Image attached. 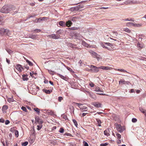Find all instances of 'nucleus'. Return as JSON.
I'll list each match as a JSON object with an SVG mask.
<instances>
[{"mask_svg":"<svg viewBox=\"0 0 146 146\" xmlns=\"http://www.w3.org/2000/svg\"><path fill=\"white\" fill-rule=\"evenodd\" d=\"M89 52L92 56L94 58H96L98 60H99L100 59H101L100 56L95 52L92 50H90L89 51Z\"/></svg>","mask_w":146,"mask_h":146,"instance_id":"f03ea898","label":"nucleus"},{"mask_svg":"<svg viewBox=\"0 0 146 146\" xmlns=\"http://www.w3.org/2000/svg\"><path fill=\"white\" fill-rule=\"evenodd\" d=\"M9 9L7 5H4L1 8V12L2 13H7L9 12Z\"/></svg>","mask_w":146,"mask_h":146,"instance_id":"0eeeda50","label":"nucleus"},{"mask_svg":"<svg viewBox=\"0 0 146 146\" xmlns=\"http://www.w3.org/2000/svg\"><path fill=\"white\" fill-rule=\"evenodd\" d=\"M35 122L39 124H42L43 121L42 119H40L38 117H37L35 118Z\"/></svg>","mask_w":146,"mask_h":146,"instance_id":"1a4fd4ad","label":"nucleus"},{"mask_svg":"<svg viewBox=\"0 0 146 146\" xmlns=\"http://www.w3.org/2000/svg\"><path fill=\"white\" fill-rule=\"evenodd\" d=\"M108 145V143H106L104 144H101V146H107Z\"/></svg>","mask_w":146,"mask_h":146,"instance_id":"864d4df0","label":"nucleus"},{"mask_svg":"<svg viewBox=\"0 0 146 146\" xmlns=\"http://www.w3.org/2000/svg\"><path fill=\"white\" fill-rule=\"evenodd\" d=\"M29 37L32 39H35L36 38V36L35 35H31L29 36Z\"/></svg>","mask_w":146,"mask_h":146,"instance_id":"c03bdc74","label":"nucleus"},{"mask_svg":"<svg viewBox=\"0 0 146 146\" xmlns=\"http://www.w3.org/2000/svg\"><path fill=\"white\" fill-rule=\"evenodd\" d=\"M63 99V98L61 96H60L58 97V101L60 102H61V100Z\"/></svg>","mask_w":146,"mask_h":146,"instance_id":"3c124183","label":"nucleus"},{"mask_svg":"<svg viewBox=\"0 0 146 146\" xmlns=\"http://www.w3.org/2000/svg\"><path fill=\"white\" fill-rule=\"evenodd\" d=\"M56 74L58 76L60 77L61 78L67 81L68 79V78L65 76H64L58 73L57 74Z\"/></svg>","mask_w":146,"mask_h":146,"instance_id":"ddd939ff","label":"nucleus"},{"mask_svg":"<svg viewBox=\"0 0 146 146\" xmlns=\"http://www.w3.org/2000/svg\"><path fill=\"white\" fill-rule=\"evenodd\" d=\"M34 110L36 111L38 114L40 113V110L37 108H35Z\"/></svg>","mask_w":146,"mask_h":146,"instance_id":"c9c22d12","label":"nucleus"},{"mask_svg":"<svg viewBox=\"0 0 146 146\" xmlns=\"http://www.w3.org/2000/svg\"><path fill=\"white\" fill-rule=\"evenodd\" d=\"M27 76L26 75H23V79L24 80H28V78L27 77Z\"/></svg>","mask_w":146,"mask_h":146,"instance_id":"bb28decb","label":"nucleus"},{"mask_svg":"<svg viewBox=\"0 0 146 146\" xmlns=\"http://www.w3.org/2000/svg\"><path fill=\"white\" fill-rule=\"evenodd\" d=\"M119 84H125L126 81L124 80H121L119 81Z\"/></svg>","mask_w":146,"mask_h":146,"instance_id":"72a5a7b5","label":"nucleus"},{"mask_svg":"<svg viewBox=\"0 0 146 146\" xmlns=\"http://www.w3.org/2000/svg\"><path fill=\"white\" fill-rule=\"evenodd\" d=\"M47 18L46 17H40L39 18L36 19V20H37V21L36 22L38 23V22H40V21L44 20L45 19H46V20H47Z\"/></svg>","mask_w":146,"mask_h":146,"instance_id":"2eb2a0df","label":"nucleus"},{"mask_svg":"<svg viewBox=\"0 0 146 146\" xmlns=\"http://www.w3.org/2000/svg\"><path fill=\"white\" fill-rule=\"evenodd\" d=\"M83 5H78L76 6L71 8L70 9V10L71 11H77L80 9L83 8Z\"/></svg>","mask_w":146,"mask_h":146,"instance_id":"423d86ee","label":"nucleus"},{"mask_svg":"<svg viewBox=\"0 0 146 146\" xmlns=\"http://www.w3.org/2000/svg\"><path fill=\"white\" fill-rule=\"evenodd\" d=\"M89 85L91 87H92L94 86V85L92 83H91L89 84Z\"/></svg>","mask_w":146,"mask_h":146,"instance_id":"e2e57ef3","label":"nucleus"},{"mask_svg":"<svg viewBox=\"0 0 146 146\" xmlns=\"http://www.w3.org/2000/svg\"><path fill=\"white\" fill-rule=\"evenodd\" d=\"M115 70L121 72H127L128 73V72L127 71L123 69H115Z\"/></svg>","mask_w":146,"mask_h":146,"instance_id":"4be33fe9","label":"nucleus"},{"mask_svg":"<svg viewBox=\"0 0 146 146\" xmlns=\"http://www.w3.org/2000/svg\"><path fill=\"white\" fill-rule=\"evenodd\" d=\"M39 125H37V130L38 131L40 130L42 128V124H39Z\"/></svg>","mask_w":146,"mask_h":146,"instance_id":"473e14b6","label":"nucleus"},{"mask_svg":"<svg viewBox=\"0 0 146 146\" xmlns=\"http://www.w3.org/2000/svg\"><path fill=\"white\" fill-rule=\"evenodd\" d=\"M36 16V15L35 14H32V15H29V17H28L29 18L31 17H34Z\"/></svg>","mask_w":146,"mask_h":146,"instance_id":"a18cd8bd","label":"nucleus"},{"mask_svg":"<svg viewBox=\"0 0 146 146\" xmlns=\"http://www.w3.org/2000/svg\"><path fill=\"white\" fill-rule=\"evenodd\" d=\"M104 44H105L110 46H113V44L109 42H105Z\"/></svg>","mask_w":146,"mask_h":146,"instance_id":"79ce46f5","label":"nucleus"},{"mask_svg":"<svg viewBox=\"0 0 146 146\" xmlns=\"http://www.w3.org/2000/svg\"><path fill=\"white\" fill-rule=\"evenodd\" d=\"M7 101L9 102L10 103L13 102L14 101V100L13 97H11V98H8L7 99Z\"/></svg>","mask_w":146,"mask_h":146,"instance_id":"c85d7f7f","label":"nucleus"},{"mask_svg":"<svg viewBox=\"0 0 146 146\" xmlns=\"http://www.w3.org/2000/svg\"><path fill=\"white\" fill-rule=\"evenodd\" d=\"M0 34L6 35L8 36L10 35L9 31L7 29H5L4 28H1L0 29Z\"/></svg>","mask_w":146,"mask_h":146,"instance_id":"7ed1b4c3","label":"nucleus"},{"mask_svg":"<svg viewBox=\"0 0 146 146\" xmlns=\"http://www.w3.org/2000/svg\"><path fill=\"white\" fill-rule=\"evenodd\" d=\"M43 91L44 92H45V93L47 94H49L52 91V90H47L46 89H44L43 90Z\"/></svg>","mask_w":146,"mask_h":146,"instance_id":"5701e85b","label":"nucleus"},{"mask_svg":"<svg viewBox=\"0 0 146 146\" xmlns=\"http://www.w3.org/2000/svg\"><path fill=\"white\" fill-rule=\"evenodd\" d=\"M137 121V120L135 118H133L132 119V121L133 123H135Z\"/></svg>","mask_w":146,"mask_h":146,"instance_id":"49530a36","label":"nucleus"},{"mask_svg":"<svg viewBox=\"0 0 146 146\" xmlns=\"http://www.w3.org/2000/svg\"><path fill=\"white\" fill-rule=\"evenodd\" d=\"M70 29L71 30H75L77 29V28L74 27H72L70 28Z\"/></svg>","mask_w":146,"mask_h":146,"instance_id":"6e6d98bb","label":"nucleus"},{"mask_svg":"<svg viewBox=\"0 0 146 146\" xmlns=\"http://www.w3.org/2000/svg\"><path fill=\"white\" fill-rule=\"evenodd\" d=\"M10 123V121L8 120H6L5 121V124L6 125H7L9 124Z\"/></svg>","mask_w":146,"mask_h":146,"instance_id":"052dcab7","label":"nucleus"},{"mask_svg":"<svg viewBox=\"0 0 146 146\" xmlns=\"http://www.w3.org/2000/svg\"><path fill=\"white\" fill-rule=\"evenodd\" d=\"M66 68L68 70H69L71 72L72 71V69L71 68L68 66H67L66 67Z\"/></svg>","mask_w":146,"mask_h":146,"instance_id":"4d7b16f0","label":"nucleus"},{"mask_svg":"<svg viewBox=\"0 0 146 146\" xmlns=\"http://www.w3.org/2000/svg\"><path fill=\"white\" fill-rule=\"evenodd\" d=\"M8 109V106H7L5 105H4L2 108V110L3 112H6V110Z\"/></svg>","mask_w":146,"mask_h":146,"instance_id":"a211bd4d","label":"nucleus"},{"mask_svg":"<svg viewBox=\"0 0 146 146\" xmlns=\"http://www.w3.org/2000/svg\"><path fill=\"white\" fill-rule=\"evenodd\" d=\"M90 67L92 68L91 70L95 73H97L99 72V69L106 70H110L113 69L110 66H101L98 67L92 65H91Z\"/></svg>","mask_w":146,"mask_h":146,"instance_id":"f257e3e1","label":"nucleus"},{"mask_svg":"<svg viewBox=\"0 0 146 146\" xmlns=\"http://www.w3.org/2000/svg\"><path fill=\"white\" fill-rule=\"evenodd\" d=\"M129 21H134V20L133 19H129Z\"/></svg>","mask_w":146,"mask_h":146,"instance_id":"338daca9","label":"nucleus"},{"mask_svg":"<svg viewBox=\"0 0 146 146\" xmlns=\"http://www.w3.org/2000/svg\"><path fill=\"white\" fill-rule=\"evenodd\" d=\"M84 146H89L88 144L86 141H84Z\"/></svg>","mask_w":146,"mask_h":146,"instance_id":"603ef678","label":"nucleus"},{"mask_svg":"<svg viewBox=\"0 0 146 146\" xmlns=\"http://www.w3.org/2000/svg\"><path fill=\"white\" fill-rule=\"evenodd\" d=\"M96 121L98 122V126H101V123H102L101 120L99 119H96Z\"/></svg>","mask_w":146,"mask_h":146,"instance_id":"a878e982","label":"nucleus"},{"mask_svg":"<svg viewBox=\"0 0 146 146\" xmlns=\"http://www.w3.org/2000/svg\"><path fill=\"white\" fill-rule=\"evenodd\" d=\"M134 92V89H131V91H130V93H132Z\"/></svg>","mask_w":146,"mask_h":146,"instance_id":"774afa93","label":"nucleus"},{"mask_svg":"<svg viewBox=\"0 0 146 146\" xmlns=\"http://www.w3.org/2000/svg\"><path fill=\"white\" fill-rule=\"evenodd\" d=\"M143 44L142 43H140L139 42H138L137 45V46L139 50H141L143 47Z\"/></svg>","mask_w":146,"mask_h":146,"instance_id":"4468645a","label":"nucleus"},{"mask_svg":"<svg viewBox=\"0 0 146 146\" xmlns=\"http://www.w3.org/2000/svg\"><path fill=\"white\" fill-rule=\"evenodd\" d=\"M87 113H83L82 114V115H81V114H80V115L82 117H83L85 116L87 114Z\"/></svg>","mask_w":146,"mask_h":146,"instance_id":"bf43d9fd","label":"nucleus"},{"mask_svg":"<svg viewBox=\"0 0 146 146\" xmlns=\"http://www.w3.org/2000/svg\"><path fill=\"white\" fill-rule=\"evenodd\" d=\"M116 137L118 139H121V135L119 133H116Z\"/></svg>","mask_w":146,"mask_h":146,"instance_id":"b1692460","label":"nucleus"},{"mask_svg":"<svg viewBox=\"0 0 146 146\" xmlns=\"http://www.w3.org/2000/svg\"><path fill=\"white\" fill-rule=\"evenodd\" d=\"M47 113L48 114L50 115H53L54 114V112L52 110H48Z\"/></svg>","mask_w":146,"mask_h":146,"instance_id":"393cba45","label":"nucleus"},{"mask_svg":"<svg viewBox=\"0 0 146 146\" xmlns=\"http://www.w3.org/2000/svg\"><path fill=\"white\" fill-rule=\"evenodd\" d=\"M122 140V139H118V140H117V141H116L117 144H120L121 143V140Z\"/></svg>","mask_w":146,"mask_h":146,"instance_id":"37998d69","label":"nucleus"},{"mask_svg":"<svg viewBox=\"0 0 146 146\" xmlns=\"http://www.w3.org/2000/svg\"><path fill=\"white\" fill-rule=\"evenodd\" d=\"M100 45H101V46H102L103 48H104L106 49H108V47H107L105 45V44H104V43L103 42H101L100 43Z\"/></svg>","mask_w":146,"mask_h":146,"instance_id":"cd10ccee","label":"nucleus"},{"mask_svg":"<svg viewBox=\"0 0 146 146\" xmlns=\"http://www.w3.org/2000/svg\"><path fill=\"white\" fill-rule=\"evenodd\" d=\"M72 121H73V122L74 125H75V126L76 127H77L78 124L77 122V121H76V120L75 119H73Z\"/></svg>","mask_w":146,"mask_h":146,"instance_id":"f704fd0d","label":"nucleus"},{"mask_svg":"<svg viewBox=\"0 0 146 146\" xmlns=\"http://www.w3.org/2000/svg\"><path fill=\"white\" fill-rule=\"evenodd\" d=\"M2 20L3 19L2 17L0 16V24H1L3 23V22H2Z\"/></svg>","mask_w":146,"mask_h":146,"instance_id":"5fc2aeb1","label":"nucleus"},{"mask_svg":"<svg viewBox=\"0 0 146 146\" xmlns=\"http://www.w3.org/2000/svg\"><path fill=\"white\" fill-rule=\"evenodd\" d=\"M72 24V23L69 20L67 21L66 23V25L68 27H69L71 26Z\"/></svg>","mask_w":146,"mask_h":146,"instance_id":"dca6fc26","label":"nucleus"},{"mask_svg":"<svg viewBox=\"0 0 146 146\" xmlns=\"http://www.w3.org/2000/svg\"><path fill=\"white\" fill-rule=\"evenodd\" d=\"M110 131L109 129H106L104 131V134L105 135H106L107 136H108L110 135Z\"/></svg>","mask_w":146,"mask_h":146,"instance_id":"f3484780","label":"nucleus"},{"mask_svg":"<svg viewBox=\"0 0 146 146\" xmlns=\"http://www.w3.org/2000/svg\"><path fill=\"white\" fill-rule=\"evenodd\" d=\"M64 129L63 128H60L59 132L61 133H63L64 132Z\"/></svg>","mask_w":146,"mask_h":146,"instance_id":"a19ab883","label":"nucleus"},{"mask_svg":"<svg viewBox=\"0 0 146 146\" xmlns=\"http://www.w3.org/2000/svg\"><path fill=\"white\" fill-rule=\"evenodd\" d=\"M95 91L96 92H102L99 87L96 88L95 89Z\"/></svg>","mask_w":146,"mask_h":146,"instance_id":"4c0bfd02","label":"nucleus"},{"mask_svg":"<svg viewBox=\"0 0 146 146\" xmlns=\"http://www.w3.org/2000/svg\"><path fill=\"white\" fill-rule=\"evenodd\" d=\"M5 121V120L3 118H1L0 119V122L4 123Z\"/></svg>","mask_w":146,"mask_h":146,"instance_id":"680f3d73","label":"nucleus"},{"mask_svg":"<svg viewBox=\"0 0 146 146\" xmlns=\"http://www.w3.org/2000/svg\"><path fill=\"white\" fill-rule=\"evenodd\" d=\"M134 23L132 22H129L126 23V26L128 27H130L131 26H134Z\"/></svg>","mask_w":146,"mask_h":146,"instance_id":"6ab92c4d","label":"nucleus"},{"mask_svg":"<svg viewBox=\"0 0 146 146\" xmlns=\"http://www.w3.org/2000/svg\"><path fill=\"white\" fill-rule=\"evenodd\" d=\"M15 68H16L20 72H22V70H23V68L22 67V66L20 64L17 65L15 67Z\"/></svg>","mask_w":146,"mask_h":146,"instance_id":"9d476101","label":"nucleus"},{"mask_svg":"<svg viewBox=\"0 0 146 146\" xmlns=\"http://www.w3.org/2000/svg\"><path fill=\"white\" fill-rule=\"evenodd\" d=\"M48 72L49 73L52 75H54L56 74L55 72L54 71H52L51 70H48Z\"/></svg>","mask_w":146,"mask_h":146,"instance_id":"7c9ffc66","label":"nucleus"},{"mask_svg":"<svg viewBox=\"0 0 146 146\" xmlns=\"http://www.w3.org/2000/svg\"><path fill=\"white\" fill-rule=\"evenodd\" d=\"M74 103L80 108L81 111H83L87 110V108L85 106H83L82 104H81L75 102Z\"/></svg>","mask_w":146,"mask_h":146,"instance_id":"20e7f679","label":"nucleus"},{"mask_svg":"<svg viewBox=\"0 0 146 146\" xmlns=\"http://www.w3.org/2000/svg\"><path fill=\"white\" fill-rule=\"evenodd\" d=\"M142 26V24H136V23H134V27H140Z\"/></svg>","mask_w":146,"mask_h":146,"instance_id":"e433bc0d","label":"nucleus"},{"mask_svg":"<svg viewBox=\"0 0 146 146\" xmlns=\"http://www.w3.org/2000/svg\"><path fill=\"white\" fill-rule=\"evenodd\" d=\"M26 61L29 64V65L30 66H32L33 65V64L30 61L28 60H27Z\"/></svg>","mask_w":146,"mask_h":146,"instance_id":"58836bf2","label":"nucleus"},{"mask_svg":"<svg viewBox=\"0 0 146 146\" xmlns=\"http://www.w3.org/2000/svg\"><path fill=\"white\" fill-rule=\"evenodd\" d=\"M7 52L9 53V54H11L12 53H13V51H12L11 50L9 49H8L7 50Z\"/></svg>","mask_w":146,"mask_h":146,"instance_id":"de8ad7c7","label":"nucleus"},{"mask_svg":"<svg viewBox=\"0 0 146 146\" xmlns=\"http://www.w3.org/2000/svg\"><path fill=\"white\" fill-rule=\"evenodd\" d=\"M34 31H35L36 33H39L41 31L40 29H36L34 30Z\"/></svg>","mask_w":146,"mask_h":146,"instance_id":"8fccbe9b","label":"nucleus"},{"mask_svg":"<svg viewBox=\"0 0 146 146\" xmlns=\"http://www.w3.org/2000/svg\"><path fill=\"white\" fill-rule=\"evenodd\" d=\"M6 61L8 64H10V61L9 60L7 59V58H6Z\"/></svg>","mask_w":146,"mask_h":146,"instance_id":"0e129e2a","label":"nucleus"},{"mask_svg":"<svg viewBox=\"0 0 146 146\" xmlns=\"http://www.w3.org/2000/svg\"><path fill=\"white\" fill-rule=\"evenodd\" d=\"M14 132L16 137H18L19 136L18 131L17 130H14Z\"/></svg>","mask_w":146,"mask_h":146,"instance_id":"2f4dec72","label":"nucleus"},{"mask_svg":"<svg viewBox=\"0 0 146 146\" xmlns=\"http://www.w3.org/2000/svg\"><path fill=\"white\" fill-rule=\"evenodd\" d=\"M116 128L117 130L120 133H122L125 130L124 127L122 126L120 124H116Z\"/></svg>","mask_w":146,"mask_h":146,"instance_id":"39448f33","label":"nucleus"},{"mask_svg":"<svg viewBox=\"0 0 146 146\" xmlns=\"http://www.w3.org/2000/svg\"><path fill=\"white\" fill-rule=\"evenodd\" d=\"M122 31L126 32L127 33H130L131 32V31L128 28H123Z\"/></svg>","mask_w":146,"mask_h":146,"instance_id":"412c9836","label":"nucleus"},{"mask_svg":"<svg viewBox=\"0 0 146 146\" xmlns=\"http://www.w3.org/2000/svg\"><path fill=\"white\" fill-rule=\"evenodd\" d=\"M48 36L51 38L54 39H58L60 36L59 35H56L54 34H52L51 35H49Z\"/></svg>","mask_w":146,"mask_h":146,"instance_id":"6e6552de","label":"nucleus"},{"mask_svg":"<svg viewBox=\"0 0 146 146\" xmlns=\"http://www.w3.org/2000/svg\"><path fill=\"white\" fill-rule=\"evenodd\" d=\"M139 109L140 111L143 114L145 113L146 111V110L141 107L139 108Z\"/></svg>","mask_w":146,"mask_h":146,"instance_id":"aec40b11","label":"nucleus"},{"mask_svg":"<svg viewBox=\"0 0 146 146\" xmlns=\"http://www.w3.org/2000/svg\"><path fill=\"white\" fill-rule=\"evenodd\" d=\"M21 108L22 110L25 111H26L27 110L26 108L25 107L22 106Z\"/></svg>","mask_w":146,"mask_h":146,"instance_id":"09e8293b","label":"nucleus"},{"mask_svg":"<svg viewBox=\"0 0 146 146\" xmlns=\"http://www.w3.org/2000/svg\"><path fill=\"white\" fill-rule=\"evenodd\" d=\"M58 24L60 25L63 26L65 25V23L63 21H61L59 22Z\"/></svg>","mask_w":146,"mask_h":146,"instance_id":"c756f323","label":"nucleus"},{"mask_svg":"<svg viewBox=\"0 0 146 146\" xmlns=\"http://www.w3.org/2000/svg\"><path fill=\"white\" fill-rule=\"evenodd\" d=\"M82 44L83 46H85L87 48H90L91 46H90L88 44L83 40L82 41Z\"/></svg>","mask_w":146,"mask_h":146,"instance_id":"9b49d317","label":"nucleus"},{"mask_svg":"<svg viewBox=\"0 0 146 146\" xmlns=\"http://www.w3.org/2000/svg\"><path fill=\"white\" fill-rule=\"evenodd\" d=\"M108 8V7H102L100 8L101 9H106Z\"/></svg>","mask_w":146,"mask_h":146,"instance_id":"69168bd1","label":"nucleus"},{"mask_svg":"<svg viewBox=\"0 0 146 146\" xmlns=\"http://www.w3.org/2000/svg\"><path fill=\"white\" fill-rule=\"evenodd\" d=\"M28 144V143L27 141H26L25 142L23 143H22V146H26Z\"/></svg>","mask_w":146,"mask_h":146,"instance_id":"ea45409f","label":"nucleus"},{"mask_svg":"<svg viewBox=\"0 0 146 146\" xmlns=\"http://www.w3.org/2000/svg\"><path fill=\"white\" fill-rule=\"evenodd\" d=\"M93 105L95 107L99 108L101 107L102 104L101 103L98 102H95L93 103Z\"/></svg>","mask_w":146,"mask_h":146,"instance_id":"f8f14e48","label":"nucleus"},{"mask_svg":"<svg viewBox=\"0 0 146 146\" xmlns=\"http://www.w3.org/2000/svg\"><path fill=\"white\" fill-rule=\"evenodd\" d=\"M64 135H67L68 136H72L71 134L69 133H65L64 134Z\"/></svg>","mask_w":146,"mask_h":146,"instance_id":"13d9d810","label":"nucleus"}]
</instances>
